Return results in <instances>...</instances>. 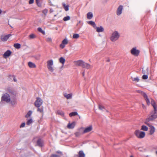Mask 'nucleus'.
Listing matches in <instances>:
<instances>
[{
    "label": "nucleus",
    "instance_id": "4be33fe9",
    "mask_svg": "<svg viewBox=\"0 0 157 157\" xmlns=\"http://www.w3.org/2000/svg\"><path fill=\"white\" fill-rule=\"evenodd\" d=\"M144 98L145 100H146L147 105H149L150 104V101L148 99V97L146 94H144Z\"/></svg>",
    "mask_w": 157,
    "mask_h": 157
},
{
    "label": "nucleus",
    "instance_id": "c03bdc74",
    "mask_svg": "<svg viewBox=\"0 0 157 157\" xmlns=\"http://www.w3.org/2000/svg\"><path fill=\"white\" fill-rule=\"evenodd\" d=\"M13 78V75H9L8 77V80L12 82L13 81L12 79Z\"/></svg>",
    "mask_w": 157,
    "mask_h": 157
},
{
    "label": "nucleus",
    "instance_id": "bb28decb",
    "mask_svg": "<svg viewBox=\"0 0 157 157\" xmlns=\"http://www.w3.org/2000/svg\"><path fill=\"white\" fill-rule=\"evenodd\" d=\"M131 79L133 81L138 82L139 81L140 79L138 77L136 78H133L132 77H131Z\"/></svg>",
    "mask_w": 157,
    "mask_h": 157
},
{
    "label": "nucleus",
    "instance_id": "7c9ffc66",
    "mask_svg": "<svg viewBox=\"0 0 157 157\" xmlns=\"http://www.w3.org/2000/svg\"><path fill=\"white\" fill-rule=\"evenodd\" d=\"M78 115V113L76 112H73L70 113L69 115L70 117H71L72 116H75L76 115Z\"/></svg>",
    "mask_w": 157,
    "mask_h": 157
},
{
    "label": "nucleus",
    "instance_id": "473e14b6",
    "mask_svg": "<svg viewBox=\"0 0 157 157\" xmlns=\"http://www.w3.org/2000/svg\"><path fill=\"white\" fill-rule=\"evenodd\" d=\"M32 112L31 111L29 110L28 111V112L27 113V114L25 116V117L26 118H28V117H30L31 115H32Z\"/></svg>",
    "mask_w": 157,
    "mask_h": 157
},
{
    "label": "nucleus",
    "instance_id": "f704fd0d",
    "mask_svg": "<svg viewBox=\"0 0 157 157\" xmlns=\"http://www.w3.org/2000/svg\"><path fill=\"white\" fill-rule=\"evenodd\" d=\"M64 96L67 99H70L72 97V94H65L64 95Z\"/></svg>",
    "mask_w": 157,
    "mask_h": 157
},
{
    "label": "nucleus",
    "instance_id": "58836bf2",
    "mask_svg": "<svg viewBox=\"0 0 157 157\" xmlns=\"http://www.w3.org/2000/svg\"><path fill=\"white\" fill-rule=\"evenodd\" d=\"M33 122V120L32 118L28 120L26 122L27 125H30Z\"/></svg>",
    "mask_w": 157,
    "mask_h": 157
},
{
    "label": "nucleus",
    "instance_id": "603ef678",
    "mask_svg": "<svg viewBox=\"0 0 157 157\" xmlns=\"http://www.w3.org/2000/svg\"><path fill=\"white\" fill-rule=\"evenodd\" d=\"M34 57L35 59L37 60H39L40 59V55H38L36 56H34Z\"/></svg>",
    "mask_w": 157,
    "mask_h": 157
},
{
    "label": "nucleus",
    "instance_id": "774afa93",
    "mask_svg": "<svg viewBox=\"0 0 157 157\" xmlns=\"http://www.w3.org/2000/svg\"><path fill=\"white\" fill-rule=\"evenodd\" d=\"M110 61V59H108L107 60H106V62H109Z\"/></svg>",
    "mask_w": 157,
    "mask_h": 157
},
{
    "label": "nucleus",
    "instance_id": "3c124183",
    "mask_svg": "<svg viewBox=\"0 0 157 157\" xmlns=\"http://www.w3.org/2000/svg\"><path fill=\"white\" fill-rule=\"evenodd\" d=\"M10 102L12 105H14L16 104V101L15 100H10Z\"/></svg>",
    "mask_w": 157,
    "mask_h": 157
},
{
    "label": "nucleus",
    "instance_id": "cd10ccee",
    "mask_svg": "<svg viewBox=\"0 0 157 157\" xmlns=\"http://www.w3.org/2000/svg\"><path fill=\"white\" fill-rule=\"evenodd\" d=\"M13 46L16 48L19 49L21 48V45L20 44L17 43L14 44Z\"/></svg>",
    "mask_w": 157,
    "mask_h": 157
},
{
    "label": "nucleus",
    "instance_id": "aec40b11",
    "mask_svg": "<svg viewBox=\"0 0 157 157\" xmlns=\"http://www.w3.org/2000/svg\"><path fill=\"white\" fill-rule=\"evenodd\" d=\"M93 17V13L91 12H89L87 14V18L89 19H91Z\"/></svg>",
    "mask_w": 157,
    "mask_h": 157
},
{
    "label": "nucleus",
    "instance_id": "6e6552de",
    "mask_svg": "<svg viewBox=\"0 0 157 157\" xmlns=\"http://www.w3.org/2000/svg\"><path fill=\"white\" fill-rule=\"evenodd\" d=\"M93 128L92 125H90L89 126L86 128L82 132L83 133H85L90 132L92 130Z\"/></svg>",
    "mask_w": 157,
    "mask_h": 157
},
{
    "label": "nucleus",
    "instance_id": "680f3d73",
    "mask_svg": "<svg viewBox=\"0 0 157 157\" xmlns=\"http://www.w3.org/2000/svg\"><path fill=\"white\" fill-rule=\"evenodd\" d=\"M13 81L15 82H17V79L15 78V76L14 75H13Z\"/></svg>",
    "mask_w": 157,
    "mask_h": 157
},
{
    "label": "nucleus",
    "instance_id": "37998d69",
    "mask_svg": "<svg viewBox=\"0 0 157 157\" xmlns=\"http://www.w3.org/2000/svg\"><path fill=\"white\" fill-rule=\"evenodd\" d=\"M52 66H48V68L50 71L51 72H52L54 71V69Z\"/></svg>",
    "mask_w": 157,
    "mask_h": 157
},
{
    "label": "nucleus",
    "instance_id": "a19ab883",
    "mask_svg": "<svg viewBox=\"0 0 157 157\" xmlns=\"http://www.w3.org/2000/svg\"><path fill=\"white\" fill-rule=\"evenodd\" d=\"M56 153L58 154V156H59V157H61L63 155L62 152L59 151H56Z\"/></svg>",
    "mask_w": 157,
    "mask_h": 157
},
{
    "label": "nucleus",
    "instance_id": "bf43d9fd",
    "mask_svg": "<svg viewBox=\"0 0 157 157\" xmlns=\"http://www.w3.org/2000/svg\"><path fill=\"white\" fill-rule=\"evenodd\" d=\"M25 122L22 123L20 126V128H23L25 126Z\"/></svg>",
    "mask_w": 157,
    "mask_h": 157
},
{
    "label": "nucleus",
    "instance_id": "69168bd1",
    "mask_svg": "<svg viewBox=\"0 0 157 157\" xmlns=\"http://www.w3.org/2000/svg\"><path fill=\"white\" fill-rule=\"evenodd\" d=\"M74 156L75 157H78V154H75V155Z\"/></svg>",
    "mask_w": 157,
    "mask_h": 157
},
{
    "label": "nucleus",
    "instance_id": "b1692460",
    "mask_svg": "<svg viewBox=\"0 0 157 157\" xmlns=\"http://www.w3.org/2000/svg\"><path fill=\"white\" fill-rule=\"evenodd\" d=\"M87 23L89 24L92 25L94 28L96 27V25L95 23L93 21H90L87 22Z\"/></svg>",
    "mask_w": 157,
    "mask_h": 157
},
{
    "label": "nucleus",
    "instance_id": "de8ad7c7",
    "mask_svg": "<svg viewBox=\"0 0 157 157\" xmlns=\"http://www.w3.org/2000/svg\"><path fill=\"white\" fill-rule=\"evenodd\" d=\"M62 43L64 44H66L68 43V41L66 39H64L62 41Z\"/></svg>",
    "mask_w": 157,
    "mask_h": 157
},
{
    "label": "nucleus",
    "instance_id": "052dcab7",
    "mask_svg": "<svg viewBox=\"0 0 157 157\" xmlns=\"http://www.w3.org/2000/svg\"><path fill=\"white\" fill-rule=\"evenodd\" d=\"M65 44H63L62 43V44H60V47L63 49L64 48V47H65V45H64Z\"/></svg>",
    "mask_w": 157,
    "mask_h": 157
},
{
    "label": "nucleus",
    "instance_id": "dca6fc26",
    "mask_svg": "<svg viewBox=\"0 0 157 157\" xmlns=\"http://www.w3.org/2000/svg\"><path fill=\"white\" fill-rule=\"evenodd\" d=\"M94 29H96V31L98 33L103 32L104 31V29L102 26H100L99 27L96 26Z\"/></svg>",
    "mask_w": 157,
    "mask_h": 157
},
{
    "label": "nucleus",
    "instance_id": "a878e982",
    "mask_svg": "<svg viewBox=\"0 0 157 157\" xmlns=\"http://www.w3.org/2000/svg\"><path fill=\"white\" fill-rule=\"evenodd\" d=\"M148 71L149 69L148 67H147L146 70H144V68H143L142 69V73L143 74H146L147 75L148 74Z\"/></svg>",
    "mask_w": 157,
    "mask_h": 157
},
{
    "label": "nucleus",
    "instance_id": "09e8293b",
    "mask_svg": "<svg viewBox=\"0 0 157 157\" xmlns=\"http://www.w3.org/2000/svg\"><path fill=\"white\" fill-rule=\"evenodd\" d=\"M98 108L100 110H102L103 109H105L104 107L100 104L98 105Z\"/></svg>",
    "mask_w": 157,
    "mask_h": 157
},
{
    "label": "nucleus",
    "instance_id": "423d86ee",
    "mask_svg": "<svg viewBox=\"0 0 157 157\" xmlns=\"http://www.w3.org/2000/svg\"><path fill=\"white\" fill-rule=\"evenodd\" d=\"M140 52V50L138 49H136V47L133 48L131 50V53L132 55L136 56H138L139 55Z\"/></svg>",
    "mask_w": 157,
    "mask_h": 157
},
{
    "label": "nucleus",
    "instance_id": "79ce46f5",
    "mask_svg": "<svg viewBox=\"0 0 157 157\" xmlns=\"http://www.w3.org/2000/svg\"><path fill=\"white\" fill-rule=\"evenodd\" d=\"M79 36L78 34H74L73 35V37L74 39H77Z\"/></svg>",
    "mask_w": 157,
    "mask_h": 157
},
{
    "label": "nucleus",
    "instance_id": "9d476101",
    "mask_svg": "<svg viewBox=\"0 0 157 157\" xmlns=\"http://www.w3.org/2000/svg\"><path fill=\"white\" fill-rule=\"evenodd\" d=\"M83 61L81 60H78L75 61V63L77 66L82 67Z\"/></svg>",
    "mask_w": 157,
    "mask_h": 157
},
{
    "label": "nucleus",
    "instance_id": "8fccbe9b",
    "mask_svg": "<svg viewBox=\"0 0 157 157\" xmlns=\"http://www.w3.org/2000/svg\"><path fill=\"white\" fill-rule=\"evenodd\" d=\"M29 37L30 39H34L36 37V36L33 34H31L29 35Z\"/></svg>",
    "mask_w": 157,
    "mask_h": 157
},
{
    "label": "nucleus",
    "instance_id": "f8f14e48",
    "mask_svg": "<svg viewBox=\"0 0 157 157\" xmlns=\"http://www.w3.org/2000/svg\"><path fill=\"white\" fill-rule=\"evenodd\" d=\"M122 9L123 6L122 5L119 6L117 10V15H120L121 14Z\"/></svg>",
    "mask_w": 157,
    "mask_h": 157
},
{
    "label": "nucleus",
    "instance_id": "4c0bfd02",
    "mask_svg": "<svg viewBox=\"0 0 157 157\" xmlns=\"http://www.w3.org/2000/svg\"><path fill=\"white\" fill-rule=\"evenodd\" d=\"M44 110L43 107L40 108L39 107L37 109V111L41 113H43Z\"/></svg>",
    "mask_w": 157,
    "mask_h": 157
},
{
    "label": "nucleus",
    "instance_id": "6ab92c4d",
    "mask_svg": "<svg viewBox=\"0 0 157 157\" xmlns=\"http://www.w3.org/2000/svg\"><path fill=\"white\" fill-rule=\"evenodd\" d=\"M78 157H85V155L83 151L81 150L78 152Z\"/></svg>",
    "mask_w": 157,
    "mask_h": 157
},
{
    "label": "nucleus",
    "instance_id": "a211bd4d",
    "mask_svg": "<svg viewBox=\"0 0 157 157\" xmlns=\"http://www.w3.org/2000/svg\"><path fill=\"white\" fill-rule=\"evenodd\" d=\"M145 133L144 132L140 131L138 138H143L145 136Z\"/></svg>",
    "mask_w": 157,
    "mask_h": 157
},
{
    "label": "nucleus",
    "instance_id": "ddd939ff",
    "mask_svg": "<svg viewBox=\"0 0 157 157\" xmlns=\"http://www.w3.org/2000/svg\"><path fill=\"white\" fill-rule=\"evenodd\" d=\"M12 52L10 50H8L6 51L3 54V56L5 58H7L10 56Z\"/></svg>",
    "mask_w": 157,
    "mask_h": 157
},
{
    "label": "nucleus",
    "instance_id": "20e7f679",
    "mask_svg": "<svg viewBox=\"0 0 157 157\" xmlns=\"http://www.w3.org/2000/svg\"><path fill=\"white\" fill-rule=\"evenodd\" d=\"M7 91L11 96L13 97L16 96L17 94V91L10 87L7 88Z\"/></svg>",
    "mask_w": 157,
    "mask_h": 157
},
{
    "label": "nucleus",
    "instance_id": "7ed1b4c3",
    "mask_svg": "<svg viewBox=\"0 0 157 157\" xmlns=\"http://www.w3.org/2000/svg\"><path fill=\"white\" fill-rule=\"evenodd\" d=\"M120 37V35L117 31H115L112 34L110 37V40L112 41H115L118 39Z\"/></svg>",
    "mask_w": 157,
    "mask_h": 157
},
{
    "label": "nucleus",
    "instance_id": "c756f323",
    "mask_svg": "<svg viewBox=\"0 0 157 157\" xmlns=\"http://www.w3.org/2000/svg\"><path fill=\"white\" fill-rule=\"evenodd\" d=\"M59 62L62 63L63 64L65 63V59L63 57H61L59 59Z\"/></svg>",
    "mask_w": 157,
    "mask_h": 157
},
{
    "label": "nucleus",
    "instance_id": "c85d7f7f",
    "mask_svg": "<svg viewBox=\"0 0 157 157\" xmlns=\"http://www.w3.org/2000/svg\"><path fill=\"white\" fill-rule=\"evenodd\" d=\"M148 127L147 126L144 125H143L142 126L141 128V130L144 131H147L148 130Z\"/></svg>",
    "mask_w": 157,
    "mask_h": 157
},
{
    "label": "nucleus",
    "instance_id": "338daca9",
    "mask_svg": "<svg viewBox=\"0 0 157 157\" xmlns=\"http://www.w3.org/2000/svg\"><path fill=\"white\" fill-rule=\"evenodd\" d=\"M82 76H84V75H85V72L84 71L83 72H82Z\"/></svg>",
    "mask_w": 157,
    "mask_h": 157
},
{
    "label": "nucleus",
    "instance_id": "412c9836",
    "mask_svg": "<svg viewBox=\"0 0 157 157\" xmlns=\"http://www.w3.org/2000/svg\"><path fill=\"white\" fill-rule=\"evenodd\" d=\"M29 67L30 68H34L36 67V65L31 62H29L28 63Z\"/></svg>",
    "mask_w": 157,
    "mask_h": 157
},
{
    "label": "nucleus",
    "instance_id": "0e129e2a",
    "mask_svg": "<svg viewBox=\"0 0 157 157\" xmlns=\"http://www.w3.org/2000/svg\"><path fill=\"white\" fill-rule=\"evenodd\" d=\"M81 21H79L78 23L77 24V25H76V26H78V24H80V23H81Z\"/></svg>",
    "mask_w": 157,
    "mask_h": 157
},
{
    "label": "nucleus",
    "instance_id": "72a5a7b5",
    "mask_svg": "<svg viewBox=\"0 0 157 157\" xmlns=\"http://www.w3.org/2000/svg\"><path fill=\"white\" fill-rule=\"evenodd\" d=\"M57 113L59 115H60L62 116H63L64 115V113L62 111H60L59 110H58L57 111Z\"/></svg>",
    "mask_w": 157,
    "mask_h": 157
},
{
    "label": "nucleus",
    "instance_id": "1a4fd4ad",
    "mask_svg": "<svg viewBox=\"0 0 157 157\" xmlns=\"http://www.w3.org/2000/svg\"><path fill=\"white\" fill-rule=\"evenodd\" d=\"M76 124V122L75 121H73L71 123H68L67 127L69 129H73V128Z\"/></svg>",
    "mask_w": 157,
    "mask_h": 157
},
{
    "label": "nucleus",
    "instance_id": "e433bc0d",
    "mask_svg": "<svg viewBox=\"0 0 157 157\" xmlns=\"http://www.w3.org/2000/svg\"><path fill=\"white\" fill-rule=\"evenodd\" d=\"M53 65V61L52 60L48 61V66H52Z\"/></svg>",
    "mask_w": 157,
    "mask_h": 157
},
{
    "label": "nucleus",
    "instance_id": "5701e85b",
    "mask_svg": "<svg viewBox=\"0 0 157 157\" xmlns=\"http://www.w3.org/2000/svg\"><path fill=\"white\" fill-rule=\"evenodd\" d=\"M151 104L154 108L155 112V113L156 111H157V107L156 106V104L155 102L154 101H151Z\"/></svg>",
    "mask_w": 157,
    "mask_h": 157
},
{
    "label": "nucleus",
    "instance_id": "a18cd8bd",
    "mask_svg": "<svg viewBox=\"0 0 157 157\" xmlns=\"http://www.w3.org/2000/svg\"><path fill=\"white\" fill-rule=\"evenodd\" d=\"M148 77V75H144L142 77V78L143 79L146 80L147 79Z\"/></svg>",
    "mask_w": 157,
    "mask_h": 157
},
{
    "label": "nucleus",
    "instance_id": "39448f33",
    "mask_svg": "<svg viewBox=\"0 0 157 157\" xmlns=\"http://www.w3.org/2000/svg\"><path fill=\"white\" fill-rule=\"evenodd\" d=\"M43 103L42 100L40 98L37 97L36 100L34 102L35 106L37 108L40 107Z\"/></svg>",
    "mask_w": 157,
    "mask_h": 157
},
{
    "label": "nucleus",
    "instance_id": "4468645a",
    "mask_svg": "<svg viewBox=\"0 0 157 157\" xmlns=\"http://www.w3.org/2000/svg\"><path fill=\"white\" fill-rule=\"evenodd\" d=\"M150 127V130L149 134L150 135H152L155 132V129L153 126L150 125V124L148 125Z\"/></svg>",
    "mask_w": 157,
    "mask_h": 157
},
{
    "label": "nucleus",
    "instance_id": "5fc2aeb1",
    "mask_svg": "<svg viewBox=\"0 0 157 157\" xmlns=\"http://www.w3.org/2000/svg\"><path fill=\"white\" fill-rule=\"evenodd\" d=\"M46 40L48 42H52V39L50 37H48L46 38Z\"/></svg>",
    "mask_w": 157,
    "mask_h": 157
},
{
    "label": "nucleus",
    "instance_id": "2eb2a0df",
    "mask_svg": "<svg viewBox=\"0 0 157 157\" xmlns=\"http://www.w3.org/2000/svg\"><path fill=\"white\" fill-rule=\"evenodd\" d=\"M82 67L83 68H86L87 69H89L90 68V65L89 64L86 63L83 61Z\"/></svg>",
    "mask_w": 157,
    "mask_h": 157
},
{
    "label": "nucleus",
    "instance_id": "9b49d317",
    "mask_svg": "<svg viewBox=\"0 0 157 157\" xmlns=\"http://www.w3.org/2000/svg\"><path fill=\"white\" fill-rule=\"evenodd\" d=\"M83 128H81L78 129V131L77 132H76L75 133V135L76 137H78L80 136L81 134H83L82 133L83 131H82V129H83Z\"/></svg>",
    "mask_w": 157,
    "mask_h": 157
},
{
    "label": "nucleus",
    "instance_id": "0eeeda50",
    "mask_svg": "<svg viewBox=\"0 0 157 157\" xmlns=\"http://www.w3.org/2000/svg\"><path fill=\"white\" fill-rule=\"evenodd\" d=\"M11 35V34H9L6 35L4 36H1V39L3 41H6L8 40Z\"/></svg>",
    "mask_w": 157,
    "mask_h": 157
},
{
    "label": "nucleus",
    "instance_id": "6e6d98bb",
    "mask_svg": "<svg viewBox=\"0 0 157 157\" xmlns=\"http://www.w3.org/2000/svg\"><path fill=\"white\" fill-rule=\"evenodd\" d=\"M36 4L39 7H40L41 6V4L40 2V0L37 1H36Z\"/></svg>",
    "mask_w": 157,
    "mask_h": 157
},
{
    "label": "nucleus",
    "instance_id": "f03ea898",
    "mask_svg": "<svg viewBox=\"0 0 157 157\" xmlns=\"http://www.w3.org/2000/svg\"><path fill=\"white\" fill-rule=\"evenodd\" d=\"M2 101L9 103L10 101V95L7 93H6L2 95L1 97V102Z\"/></svg>",
    "mask_w": 157,
    "mask_h": 157
},
{
    "label": "nucleus",
    "instance_id": "ea45409f",
    "mask_svg": "<svg viewBox=\"0 0 157 157\" xmlns=\"http://www.w3.org/2000/svg\"><path fill=\"white\" fill-rule=\"evenodd\" d=\"M70 19V17L69 16H68L64 17L63 18V20L64 21H66L69 20Z\"/></svg>",
    "mask_w": 157,
    "mask_h": 157
},
{
    "label": "nucleus",
    "instance_id": "f257e3e1",
    "mask_svg": "<svg viewBox=\"0 0 157 157\" xmlns=\"http://www.w3.org/2000/svg\"><path fill=\"white\" fill-rule=\"evenodd\" d=\"M157 117V111L155 113V110L154 111H152L150 113L149 115V116L147 118L145 122L144 123L147 124V125H148L149 124L148 123L150 121H152L153 120H154Z\"/></svg>",
    "mask_w": 157,
    "mask_h": 157
},
{
    "label": "nucleus",
    "instance_id": "c9c22d12",
    "mask_svg": "<svg viewBox=\"0 0 157 157\" xmlns=\"http://www.w3.org/2000/svg\"><path fill=\"white\" fill-rule=\"evenodd\" d=\"M140 132V131L139 130H136L135 131L134 134L137 137H138Z\"/></svg>",
    "mask_w": 157,
    "mask_h": 157
},
{
    "label": "nucleus",
    "instance_id": "2f4dec72",
    "mask_svg": "<svg viewBox=\"0 0 157 157\" xmlns=\"http://www.w3.org/2000/svg\"><path fill=\"white\" fill-rule=\"evenodd\" d=\"M38 31L41 33L45 35V33L44 31L43 30L41 29V28L40 27H39L37 28Z\"/></svg>",
    "mask_w": 157,
    "mask_h": 157
},
{
    "label": "nucleus",
    "instance_id": "49530a36",
    "mask_svg": "<svg viewBox=\"0 0 157 157\" xmlns=\"http://www.w3.org/2000/svg\"><path fill=\"white\" fill-rule=\"evenodd\" d=\"M137 91L139 93H140L142 94V95L144 97V94H146L145 93H144L143 91L140 90H138Z\"/></svg>",
    "mask_w": 157,
    "mask_h": 157
},
{
    "label": "nucleus",
    "instance_id": "393cba45",
    "mask_svg": "<svg viewBox=\"0 0 157 157\" xmlns=\"http://www.w3.org/2000/svg\"><path fill=\"white\" fill-rule=\"evenodd\" d=\"M62 5L66 11H67L69 10V6L68 5H66L65 3H63Z\"/></svg>",
    "mask_w": 157,
    "mask_h": 157
},
{
    "label": "nucleus",
    "instance_id": "13d9d810",
    "mask_svg": "<svg viewBox=\"0 0 157 157\" xmlns=\"http://www.w3.org/2000/svg\"><path fill=\"white\" fill-rule=\"evenodd\" d=\"M50 157H59V156L56 154H52Z\"/></svg>",
    "mask_w": 157,
    "mask_h": 157
},
{
    "label": "nucleus",
    "instance_id": "f3484780",
    "mask_svg": "<svg viewBox=\"0 0 157 157\" xmlns=\"http://www.w3.org/2000/svg\"><path fill=\"white\" fill-rule=\"evenodd\" d=\"M37 144L38 146L42 147L43 146V143L40 139H39L37 141Z\"/></svg>",
    "mask_w": 157,
    "mask_h": 157
},
{
    "label": "nucleus",
    "instance_id": "864d4df0",
    "mask_svg": "<svg viewBox=\"0 0 157 157\" xmlns=\"http://www.w3.org/2000/svg\"><path fill=\"white\" fill-rule=\"evenodd\" d=\"M139 151H146V150L145 149H144L142 147H139L138 148Z\"/></svg>",
    "mask_w": 157,
    "mask_h": 157
},
{
    "label": "nucleus",
    "instance_id": "4d7b16f0",
    "mask_svg": "<svg viewBox=\"0 0 157 157\" xmlns=\"http://www.w3.org/2000/svg\"><path fill=\"white\" fill-rule=\"evenodd\" d=\"M42 12L44 14H46L48 12V10L46 9H45L43 10Z\"/></svg>",
    "mask_w": 157,
    "mask_h": 157
},
{
    "label": "nucleus",
    "instance_id": "e2e57ef3",
    "mask_svg": "<svg viewBox=\"0 0 157 157\" xmlns=\"http://www.w3.org/2000/svg\"><path fill=\"white\" fill-rule=\"evenodd\" d=\"M34 0H29V4H32L34 2Z\"/></svg>",
    "mask_w": 157,
    "mask_h": 157
}]
</instances>
